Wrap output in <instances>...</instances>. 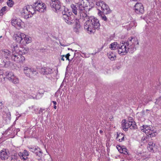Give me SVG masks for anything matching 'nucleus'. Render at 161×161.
<instances>
[{"label": "nucleus", "instance_id": "f257e3e1", "mask_svg": "<svg viewBox=\"0 0 161 161\" xmlns=\"http://www.w3.org/2000/svg\"><path fill=\"white\" fill-rule=\"evenodd\" d=\"M74 0L76 5H71L72 11L75 15H80V19L86 21L84 24L85 29L91 33L94 32L96 29H99L100 25L98 19L92 16L89 17L86 14L84 0Z\"/></svg>", "mask_w": 161, "mask_h": 161}, {"label": "nucleus", "instance_id": "f03ea898", "mask_svg": "<svg viewBox=\"0 0 161 161\" xmlns=\"http://www.w3.org/2000/svg\"><path fill=\"white\" fill-rule=\"evenodd\" d=\"M139 42L137 39L134 37H130L126 42L121 43L119 45L118 53L121 55H125L129 52L132 53L138 47Z\"/></svg>", "mask_w": 161, "mask_h": 161}, {"label": "nucleus", "instance_id": "7ed1b4c3", "mask_svg": "<svg viewBox=\"0 0 161 161\" xmlns=\"http://www.w3.org/2000/svg\"><path fill=\"white\" fill-rule=\"evenodd\" d=\"M63 18L65 22L69 25L74 24V31L77 32L79 31V29L80 27V25L79 21L77 18H74L71 19V18L70 15H68V12H66L65 11H62Z\"/></svg>", "mask_w": 161, "mask_h": 161}, {"label": "nucleus", "instance_id": "20e7f679", "mask_svg": "<svg viewBox=\"0 0 161 161\" xmlns=\"http://www.w3.org/2000/svg\"><path fill=\"white\" fill-rule=\"evenodd\" d=\"M11 47H12V52L10 59L16 63H23L24 62L25 60V57L18 53V46L12 45Z\"/></svg>", "mask_w": 161, "mask_h": 161}, {"label": "nucleus", "instance_id": "39448f33", "mask_svg": "<svg viewBox=\"0 0 161 161\" xmlns=\"http://www.w3.org/2000/svg\"><path fill=\"white\" fill-rule=\"evenodd\" d=\"M50 3L51 7L55 12H58L63 10V8H61V4L59 0H51Z\"/></svg>", "mask_w": 161, "mask_h": 161}, {"label": "nucleus", "instance_id": "423d86ee", "mask_svg": "<svg viewBox=\"0 0 161 161\" xmlns=\"http://www.w3.org/2000/svg\"><path fill=\"white\" fill-rule=\"evenodd\" d=\"M36 11L39 12H44L46 10V6L45 3L40 0H38L33 5Z\"/></svg>", "mask_w": 161, "mask_h": 161}, {"label": "nucleus", "instance_id": "0eeeda50", "mask_svg": "<svg viewBox=\"0 0 161 161\" xmlns=\"http://www.w3.org/2000/svg\"><path fill=\"white\" fill-rule=\"evenodd\" d=\"M96 4L101 7L102 11L104 14H108L111 12V11L108 6L103 1H98L97 2Z\"/></svg>", "mask_w": 161, "mask_h": 161}, {"label": "nucleus", "instance_id": "6e6552de", "mask_svg": "<svg viewBox=\"0 0 161 161\" xmlns=\"http://www.w3.org/2000/svg\"><path fill=\"white\" fill-rule=\"evenodd\" d=\"M140 130L143 132H145L148 136H150V137L153 136L154 135L153 128L150 125H143L140 127Z\"/></svg>", "mask_w": 161, "mask_h": 161}, {"label": "nucleus", "instance_id": "1a4fd4ad", "mask_svg": "<svg viewBox=\"0 0 161 161\" xmlns=\"http://www.w3.org/2000/svg\"><path fill=\"white\" fill-rule=\"evenodd\" d=\"M23 97L20 94H17L13 97V102L12 104L15 106H19L24 102Z\"/></svg>", "mask_w": 161, "mask_h": 161}, {"label": "nucleus", "instance_id": "9d476101", "mask_svg": "<svg viewBox=\"0 0 161 161\" xmlns=\"http://www.w3.org/2000/svg\"><path fill=\"white\" fill-rule=\"evenodd\" d=\"M134 10L137 14H143L144 12L143 5L141 3H137L134 7Z\"/></svg>", "mask_w": 161, "mask_h": 161}, {"label": "nucleus", "instance_id": "9b49d317", "mask_svg": "<svg viewBox=\"0 0 161 161\" xmlns=\"http://www.w3.org/2000/svg\"><path fill=\"white\" fill-rule=\"evenodd\" d=\"M28 148L30 151L34 153L37 156H38L39 157L42 156V153L40 148L38 147L29 146Z\"/></svg>", "mask_w": 161, "mask_h": 161}, {"label": "nucleus", "instance_id": "f8f14e48", "mask_svg": "<svg viewBox=\"0 0 161 161\" xmlns=\"http://www.w3.org/2000/svg\"><path fill=\"white\" fill-rule=\"evenodd\" d=\"M0 53L2 55V57L5 58L7 61H9L11 59L12 54L8 50L4 49L1 51Z\"/></svg>", "mask_w": 161, "mask_h": 161}, {"label": "nucleus", "instance_id": "ddd939ff", "mask_svg": "<svg viewBox=\"0 0 161 161\" xmlns=\"http://www.w3.org/2000/svg\"><path fill=\"white\" fill-rule=\"evenodd\" d=\"M24 36L25 34L22 33H18L15 35L14 37L17 43L25 44V42H24V40H23Z\"/></svg>", "mask_w": 161, "mask_h": 161}, {"label": "nucleus", "instance_id": "4468645a", "mask_svg": "<svg viewBox=\"0 0 161 161\" xmlns=\"http://www.w3.org/2000/svg\"><path fill=\"white\" fill-rule=\"evenodd\" d=\"M21 20L16 17L13 18L11 20V24L12 25L15 27H21L22 25Z\"/></svg>", "mask_w": 161, "mask_h": 161}, {"label": "nucleus", "instance_id": "2eb2a0df", "mask_svg": "<svg viewBox=\"0 0 161 161\" xmlns=\"http://www.w3.org/2000/svg\"><path fill=\"white\" fill-rule=\"evenodd\" d=\"M40 73L42 75H48L52 74L53 71L52 68L47 67H43L41 69Z\"/></svg>", "mask_w": 161, "mask_h": 161}, {"label": "nucleus", "instance_id": "dca6fc26", "mask_svg": "<svg viewBox=\"0 0 161 161\" xmlns=\"http://www.w3.org/2000/svg\"><path fill=\"white\" fill-rule=\"evenodd\" d=\"M18 155L21 160L25 161L28 158V156L29 155V153L26 150H25L22 153L19 152Z\"/></svg>", "mask_w": 161, "mask_h": 161}, {"label": "nucleus", "instance_id": "f3484780", "mask_svg": "<svg viewBox=\"0 0 161 161\" xmlns=\"http://www.w3.org/2000/svg\"><path fill=\"white\" fill-rule=\"evenodd\" d=\"M21 14L25 19H26L31 18L32 16L31 14H30L29 12L24 7L21 10Z\"/></svg>", "mask_w": 161, "mask_h": 161}, {"label": "nucleus", "instance_id": "a211bd4d", "mask_svg": "<svg viewBox=\"0 0 161 161\" xmlns=\"http://www.w3.org/2000/svg\"><path fill=\"white\" fill-rule=\"evenodd\" d=\"M26 9L32 16L33 14L35 13V9L34 6L27 5L24 7Z\"/></svg>", "mask_w": 161, "mask_h": 161}, {"label": "nucleus", "instance_id": "6ab92c4d", "mask_svg": "<svg viewBox=\"0 0 161 161\" xmlns=\"http://www.w3.org/2000/svg\"><path fill=\"white\" fill-rule=\"evenodd\" d=\"M18 53L21 55L25 54L27 53L29 50V49L27 47H20L17 49Z\"/></svg>", "mask_w": 161, "mask_h": 161}, {"label": "nucleus", "instance_id": "aec40b11", "mask_svg": "<svg viewBox=\"0 0 161 161\" xmlns=\"http://www.w3.org/2000/svg\"><path fill=\"white\" fill-rule=\"evenodd\" d=\"M8 153L5 150H2L0 153V158L2 160L7 159L8 158Z\"/></svg>", "mask_w": 161, "mask_h": 161}, {"label": "nucleus", "instance_id": "412c9836", "mask_svg": "<svg viewBox=\"0 0 161 161\" xmlns=\"http://www.w3.org/2000/svg\"><path fill=\"white\" fill-rule=\"evenodd\" d=\"M6 78L8 80L10 81L12 79V78L14 75L13 72L10 71H8L5 72Z\"/></svg>", "mask_w": 161, "mask_h": 161}, {"label": "nucleus", "instance_id": "4be33fe9", "mask_svg": "<svg viewBox=\"0 0 161 161\" xmlns=\"http://www.w3.org/2000/svg\"><path fill=\"white\" fill-rule=\"evenodd\" d=\"M32 70L31 68H30L27 67H24L23 69V70L24 73L26 75L29 77H31V75L30 74V72Z\"/></svg>", "mask_w": 161, "mask_h": 161}, {"label": "nucleus", "instance_id": "5701e85b", "mask_svg": "<svg viewBox=\"0 0 161 161\" xmlns=\"http://www.w3.org/2000/svg\"><path fill=\"white\" fill-rule=\"evenodd\" d=\"M128 122H126L124 119L122 121V126L123 129L125 131H127L129 128Z\"/></svg>", "mask_w": 161, "mask_h": 161}, {"label": "nucleus", "instance_id": "b1692460", "mask_svg": "<svg viewBox=\"0 0 161 161\" xmlns=\"http://www.w3.org/2000/svg\"><path fill=\"white\" fill-rule=\"evenodd\" d=\"M107 56L108 58L111 61L114 60L116 57L114 53L112 52H109L108 53Z\"/></svg>", "mask_w": 161, "mask_h": 161}, {"label": "nucleus", "instance_id": "393cba45", "mask_svg": "<svg viewBox=\"0 0 161 161\" xmlns=\"http://www.w3.org/2000/svg\"><path fill=\"white\" fill-rule=\"evenodd\" d=\"M109 48L113 50H115L119 48V46L117 42H115L112 43L110 45Z\"/></svg>", "mask_w": 161, "mask_h": 161}, {"label": "nucleus", "instance_id": "a878e982", "mask_svg": "<svg viewBox=\"0 0 161 161\" xmlns=\"http://www.w3.org/2000/svg\"><path fill=\"white\" fill-rule=\"evenodd\" d=\"M124 136L123 133H119L117 134V136L116 139L119 142H121L124 140Z\"/></svg>", "mask_w": 161, "mask_h": 161}, {"label": "nucleus", "instance_id": "bb28decb", "mask_svg": "<svg viewBox=\"0 0 161 161\" xmlns=\"http://www.w3.org/2000/svg\"><path fill=\"white\" fill-rule=\"evenodd\" d=\"M23 40L25 44V43H29L31 41V38L30 37L28 36H26L25 34Z\"/></svg>", "mask_w": 161, "mask_h": 161}, {"label": "nucleus", "instance_id": "cd10ccee", "mask_svg": "<svg viewBox=\"0 0 161 161\" xmlns=\"http://www.w3.org/2000/svg\"><path fill=\"white\" fill-rule=\"evenodd\" d=\"M129 128L132 130L136 129V125L135 122H128Z\"/></svg>", "mask_w": 161, "mask_h": 161}, {"label": "nucleus", "instance_id": "c85d7f7f", "mask_svg": "<svg viewBox=\"0 0 161 161\" xmlns=\"http://www.w3.org/2000/svg\"><path fill=\"white\" fill-rule=\"evenodd\" d=\"M10 81L13 83L16 84L19 83V80L17 77L14 75V77L12 78V79Z\"/></svg>", "mask_w": 161, "mask_h": 161}, {"label": "nucleus", "instance_id": "c756f323", "mask_svg": "<svg viewBox=\"0 0 161 161\" xmlns=\"http://www.w3.org/2000/svg\"><path fill=\"white\" fill-rule=\"evenodd\" d=\"M8 6L10 7H12L14 4V3L12 0H8L7 2Z\"/></svg>", "mask_w": 161, "mask_h": 161}, {"label": "nucleus", "instance_id": "7c9ffc66", "mask_svg": "<svg viewBox=\"0 0 161 161\" xmlns=\"http://www.w3.org/2000/svg\"><path fill=\"white\" fill-rule=\"evenodd\" d=\"M7 7L6 6H4L3 7L1 10H0V15L2 16L4 14V12L6 10V8Z\"/></svg>", "mask_w": 161, "mask_h": 161}, {"label": "nucleus", "instance_id": "2f4dec72", "mask_svg": "<svg viewBox=\"0 0 161 161\" xmlns=\"http://www.w3.org/2000/svg\"><path fill=\"white\" fill-rule=\"evenodd\" d=\"M122 152L120 151V153H124V154H128L127 152V149L126 148H124L121 149Z\"/></svg>", "mask_w": 161, "mask_h": 161}, {"label": "nucleus", "instance_id": "473e14b6", "mask_svg": "<svg viewBox=\"0 0 161 161\" xmlns=\"http://www.w3.org/2000/svg\"><path fill=\"white\" fill-rule=\"evenodd\" d=\"M136 26V24L135 22H132L130 23L129 25V27H132L133 26Z\"/></svg>", "mask_w": 161, "mask_h": 161}, {"label": "nucleus", "instance_id": "72a5a7b5", "mask_svg": "<svg viewBox=\"0 0 161 161\" xmlns=\"http://www.w3.org/2000/svg\"><path fill=\"white\" fill-rule=\"evenodd\" d=\"M154 147V146H148L147 147V149L149 151H150V152H153V151H154L153 148Z\"/></svg>", "mask_w": 161, "mask_h": 161}, {"label": "nucleus", "instance_id": "f704fd0d", "mask_svg": "<svg viewBox=\"0 0 161 161\" xmlns=\"http://www.w3.org/2000/svg\"><path fill=\"white\" fill-rule=\"evenodd\" d=\"M17 158V154H15L14 155H12L11 156V160H16Z\"/></svg>", "mask_w": 161, "mask_h": 161}, {"label": "nucleus", "instance_id": "c9c22d12", "mask_svg": "<svg viewBox=\"0 0 161 161\" xmlns=\"http://www.w3.org/2000/svg\"><path fill=\"white\" fill-rule=\"evenodd\" d=\"M70 56L69 53H67L66 55H65V58H66V60H68L69 62H70L71 60H70L69 59V57Z\"/></svg>", "mask_w": 161, "mask_h": 161}, {"label": "nucleus", "instance_id": "e433bc0d", "mask_svg": "<svg viewBox=\"0 0 161 161\" xmlns=\"http://www.w3.org/2000/svg\"><path fill=\"white\" fill-rule=\"evenodd\" d=\"M148 138L147 137H143L142 139V141L144 143L147 142Z\"/></svg>", "mask_w": 161, "mask_h": 161}, {"label": "nucleus", "instance_id": "4c0bfd02", "mask_svg": "<svg viewBox=\"0 0 161 161\" xmlns=\"http://www.w3.org/2000/svg\"><path fill=\"white\" fill-rule=\"evenodd\" d=\"M31 69L32 70L30 72V73H32L33 74H35V75H36L37 74H38L37 72L35 70H34L33 69Z\"/></svg>", "mask_w": 161, "mask_h": 161}, {"label": "nucleus", "instance_id": "58836bf2", "mask_svg": "<svg viewBox=\"0 0 161 161\" xmlns=\"http://www.w3.org/2000/svg\"><path fill=\"white\" fill-rule=\"evenodd\" d=\"M101 18L104 21H107V18L105 15H103V16L102 15Z\"/></svg>", "mask_w": 161, "mask_h": 161}, {"label": "nucleus", "instance_id": "ea45409f", "mask_svg": "<svg viewBox=\"0 0 161 161\" xmlns=\"http://www.w3.org/2000/svg\"><path fill=\"white\" fill-rule=\"evenodd\" d=\"M134 122L133 119L131 117H129L128 118V122Z\"/></svg>", "mask_w": 161, "mask_h": 161}, {"label": "nucleus", "instance_id": "a19ab883", "mask_svg": "<svg viewBox=\"0 0 161 161\" xmlns=\"http://www.w3.org/2000/svg\"><path fill=\"white\" fill-rule=\"evenodd\" d=\"M64 57H65V55L61 56L59 58V59L63 60V61H64Z\"/></svg>", "mask_w": 161, "mask_h": 161}, {"label": "nucleus", "instance_id": "79ce46f5", "mask_svg": "<svg viewBox=\"0 0 161 161\" xmlns=\"http://www.w3.org/2000/svg\"><path fill=\"white\" fill-rule=\"evenodd\" d=\"M117 148L118 150L120 152V151L122 152V151L121 150V149L122 148H121V147L118 145H117Z\"/></svg>", "mask_w": 161, "mask_h": 161}, {"label": "nucleus", "instance_id": "37998d69", "mask_svg": "<svg viewBox=\"0 0 161 161\" xmlns=\"http://www.w3.org/2000/svg\"><path fill=\"white\" fill-rule=\"evenodd\" d=\"M148 145L150 146H155V144L153 145V142H150L148 144Z\"/></svg>", "mask_w": 161, "mask_h": 161}, {"label": "nucleus", "instance_id": "c03bdc74", "mask_svg": "<svg viewBox=\"0 0 161 161\" xmlns=\"http://www.w3.org/2000/svg\"><path fill=\"white\" fill-rule=\"evenodd\" d=\"M3 104H4V103L0 100V107H2Z\"/></svg>", "mask_w": 161, "mask_h": 161}, {"label": "nucleus", "instance_id": "a18cd8bd", "mask_svg": "<svg viewBox=\"0 0 161 161\" xmlns=\"http://www.w3.org/2000/svg\"><path fill=\"white\" fill-rule=\"evenodd\" d=\"M84 54V57L85 58H88L90 56V54Z\"/></svg>", "mask_w": 161, "mask_h": 161}, {"label": "nucleus", "instance_id": "49530a36", "mask_svg": "<svg viewBox=\"0 0 161 161\" xmlns=\"http://www.w3.org/2000/svg\"><path fill=\"white\" fill-rule=\"evenodd\" d=\"M72 0H65L66 3H69L71 2Z\"/></svg>", "mask_w": 161, "mask_h": 161}, {"label": "nucleus", "instance_id": "de8ad7c7", "mask_svg": "<svg viewBox=\"0 0 161 161\" xmlns=\"http://www.w3.org/2000/svg\"><path fill=\"white\" fill-rule=\"evenodd\" d=\"M19 129H17L16 130H14V131H15V132L17 133L18 131H19Z\"/></svg>", "mask_w": 161, "mask_h": 161}, {"label": "nucleus", "instance_id": "09e8293b", "mask_svg": "<svg viewBox=\"0 0 161 161\" xmlns=\"http://www.w3.org/2000/svg\"><path fill=\"white\" fill-rule=\"evenodd\" d=\"M52 103H53L54 105H56L57 104V102L55 101H53Z\"/></svg>", "mask_w": 161, "mask_h": 161}, {"label": "nucleus", "instance_id": "8fccbe9b", "mask_svg": "<svg viewBox=\"0 0 161 161\" xmlns=\"http://www.w3.org/2000/svg\"><path fill=\"white\" fill-rule=\"evenodd\" d=\"M103 131L102 130H99V133L100 134H102V133H103Z\"/></svg>", "mask_w": 161, "mask_h": 161}, {"label": "nucleus", "instance_id": "3c124183", "mask_svg": "<svg viewBox=\"0 0 161 161\" xmlns=\"http://www.w3.org/2000/svg\"><path fill=\"white\" fill-rule=\"evenodd\" d=\"M158 102H159L158 101V100H156V102H155V103H157V104H159Z\"/></svg>", "mask_w": 161, "mask_h": 161}, {"label": "nucleus", "instance_id": "603ef678", "mask_svg": "<svg viewBox=\"0 0 161 161\" xmlns=\"http://www.w3.org/2000/svg\"><path fill=\"white\" fill-rule=\"evenodd\" d=\"M53 107L55 109H56L57 108V107L56 106V105H54V106Z\"/></svg>", "mask_w": 161, "mask_h": 161}, {"label": "nucleus", "instance_id": "864d4df0", "mask_svg": "<svg viewBox=\"0 0 161 161\" xmlns=\"http://www.w3.org/2000/svg\"><path fill=\"white\" fill-rule=\"evenodd\" d=\"M132 1H139L140 0H130Z\"/></svg>", "mask_w": 161, "mask_h": 161}, {"label": "nucleus", "instance_id": "5fc2aeb1", "mask_svg": "<svg viewBox=\"0 0 161 161\" xmlns=\"http://www.w3.org/2000/svg\"><path fill=\"white\" fill-rule=\"evenodd\" d=\"M20 116V115H19V116H18L17 117H16V119H17Z\"/></svg>", "mask_w": 161, "mask_h": 161}, {"label": "nucleus", "instance_id": "6e6d98bb", "mask_svg": "<svg viewBox=\"0 0 161 161\" xmlns=\"http://www.w3.org/2000/svg\"><path fill=\"white\" fill-rule=\"evenodd\" d=\"M16 116H18V115H19V113H16Z\"/></svg>", "mask_w": 161, "mask_h": 161}, {"label": "nucleus", "instance_id": "4d7b16f0", "mask_svg": "<svg viewBox=\"0 0 161 161\" xmlns=\"http://www.w3.org/2000/svg\"><path fill=\"white\" fill-rule=\"evenodd\" d=\"M3 0H0V3L2 2H3Z\"/></svg>", "mask_w": 161, "mask_h": 161}, {"label": "nucleus", "instance_id": "13d9d810", "mask_svg": "<svg viewBox=\"0 0 161 161\" xmlns=\"http://www.w3.org/2000/svg\"><path fill=\"white\" fill-rule=\"evenodd\" d=\"M0 73H3V71L2 70H1L0 69Z\"/></svg>", "mask_w": 161, "mask_h": 161}, {"label": "nucleus", "instance_id": "bf43d9fd", "mask_svg": "<svg viewBox=\"0 0 161 161\" xmlns=\"http://www.w3.org/2000/svg\"><path fill=\"white\" fill-rule=\"evenodd\" d=\"M3 61L5 63H6V62H7V60H6V61H5L4 60H3Z\"/></svg>", "mask_w": 161, "mask_h": 161}, {"label": "nucleus", "instance_id": "052dcab7", "mask_svg": "<svg viewBox=\"0 0 161 161\" xmlns=\"http://www.w3.org/2000/svg\"><path fill=\"white\" fill-rule=\"evenodd\" d=\"M92 55H94V53H92Z\"/></svg>", "mask_w": 161, "mask_h": 161}, {"label": "nucleus", "instance_id": "680f3d73", "mask_svg": "<svg viewBox=\"0 0 161 161\" xmlns=\"http://www.w3.org/2000/svg\"><path fill=\"white\" fill-rule=\"evenodd\" d=\"M33 98L34 99L35 98V97H33Z\"/></svg>", "mask_w": 161, "mask_h": 161}]
</instances>
